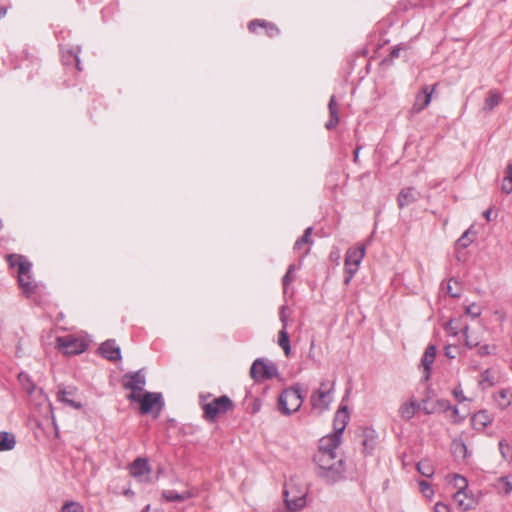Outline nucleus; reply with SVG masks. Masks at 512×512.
I'll use <instances>...</instances> for the list:
<instances>
[{"instance_id": "nucleus-1", "label": "nucleus", "mask_w": 512, "mask_h": 512, "mask_svg": "<svg viewBox=\"0 0 512 512\" xmlns=\"http://www.w3.org/2000/svg\"><path fill=\"white\" fill-rule=\"evenodd\" d=\"M308 488L295 478H291L285 485L284 500L290 512H298L306 506Z\"/></svg>"}, {"instance_id": "nucleus-2", "label": "nucleus", "mask_w": 512, "mask_h": 512, "mask_svg": "<svg viewBox=\"0 0 512 512\" xmlns=\"http://www.w3.org/2000/svg\"><path fill=\"white\" fill-rule=\"evenodd\" d=\"M207 396H200V403L203 410V418L209 422H215L218 418L226 415L234 408L233 401L226 395L207 401Z\"/></svg>"}, {"instance_id": "nucleus-3", "label": "nucleus", "mask_w": 512, "mask_h": 512, "mask_svg": "<svg viewBox=\"0 0 512 512\" xmlns=\"http://www.w3.org/2000/svg\"><path fill=\"white\" fill-rule=\"evenodd\" d=\"M7 262L12 268H17L19 286L28 296L33 293L35 284L31 277L32 264L22 255L10 254Z\"/></svg>"}, {"instance_id": "nucleus-4", "label": "nucleus", "mask_w": 512, "mask_h": 512, "mask_svg": "<svg viewBox=\"0 0 512 512\" xmlns=\"http://www.w3.org/2000/svg\"><path fill=\"white\" fill-rule=\"evenodd\" d=\"M89 340L80 334H69L56 338V348L64 355L73 356L86 351Z\"/></svg>"}, {"instance_id": "nucleus-5", "label": "nucleus", "mask_w": 512, "mask_h": 512, "mask_svg": "<svg viewBox=\"0 0 512 512\" xmlns=\"http://www.w3.org/2000/svg\"><path fill=\"white\" fill-rule=\"evenodd\" d=\"M333 388V381L326 380L320 383V387L315 390L310 397V404L313 410H316L318 413H322L329 408V405L333 400Z\"/></svg>"}, {"instance_id": "nucleus-6", "label": "nucleus", "mask_w": 512, "mask_h": 512, "mask_svg": "<svg viewBox=\"0 0 512 512\" xmlns=\"http://www.w3.org/2000/svg\"><path fill=\"white\" fill-rule=\"evenodd\" d=\"M365 246L357 244L349 248L345 255V284H349L355 273L358 271L360 263L365 256Z\"/></svg>"}, {"instance_id": "nucleus-7", "label": "nucleus", "mask_w": 512, "mask_h": 512, "mask_svg": "<svg viewBox=\"0 0 512 512\" xmlns=\"http://www.w3.org/2000/svg\"><path fill=\"white\" fill-rule=\"evenodd\" d=\"M302 403L303 396L297 387L285 389L279 397V409L283 414H291L298 411Z\"/></svg>"}, {"instance_id": "nucleus-8", "label": "nucleus", "mask_w": 512, "mask_h": 512, "mask_svg": "<svg viewBox=\"0 0 512 512\" xmlns=\"http://www.w3.org/2000/svg\"><path fill=\"white\" fill-rule=\"evenodd\" d=\"M145 383V376L140 371L125 375L123 386L124 388L131 390L128 398L130 400L139 398V394L143 391Z\"/></svg>"}, {"instance_id": "nucleus-9", "label": "nucleus", "mask_w": 512, "mask_h": 512, "mask_svg": "<svg viewBox=\"0 0 512 512\" xmlns=\"http://www.w3.org/2000/svg\"><path fill=\"white\" fill-rule=\"evenodd\" d=\"M276 374L277 370L275 366L267 364L262 360H255L250 369V375L256 381L270 379Z\"/></svg>"}, {"instance_id": "nucleus-10", "label": "nucleus", "mask_w": 512, "mask_h": 512, "mask_svg": "<svg viewBox=\"0 0 512 512\" xmlns=\"http://www.w3.org/2000/svg\"><path fill=\"white\" fill-rule=\"evenodd\" d=\"M129 473L140 482L151 480V468L147 459L137 458L130 466Z\"/></svg>"}, {"instance_id": "nucleus-11", "label": "nucleus", "mask_w": 512, "mask_h": 512, "mask_svg": "<svg viewBox=\"0 0 512 512\" xmlns=\"http://www.w3.org/2000/svg\"><path fill=\"white\" fill-rule=\"evenodd\" d=\"M140 403V411L142 414L150 413L154 407L161 409V395L158 393L146 392L139 394V398L134 399Z\"/></svg>"}, {"instance_id": "nucleus-12", "label": "nucleus", "mask_w": 512, "mask_h": 512, "mask_svg": "<svg viewBox=\"0 0 512 512\" xmlns=\"http://www.w3.org/2000/svg\"><path fill=\"white\" fill-rule=\"evenodd\" d=\"M453 499L458 507V509L462 511H470L475 509L478 504V499L475 495L466 490V491H456L453 494Z\"/></svg>"}, {"instance_id": "nucleus-13", "label": "nucleus", "mask_w": 512, "mask_h": 512, "mask_svg": "<svg viewBox=\"0 0 512 512\" xmlns=\"http://www.w3.org/2000/svg\"><path fill=\"white\" fill-rule=\"evenodd\" d=\"M436 84L431 88L429 86H424L421 91L416 95L415 101L411 108V112L416 114L424 110L431 102L432 94L436 90Z\"/></svg>"}, {"instance_id": "nucleus-14", "label": "nucleus", "mask_w": 512, "mask_h": 512, "mask_svg": "<svg viewBox=\"0 0 512 512\" xmlns=\"http://www.w3.org/2000/svg\"><path fill=\"white\" fill-rule=\"evenodd\" d=\"M314 460L324 470L336 469L337 465L341 464V459L338 458L336 452L317 451Z\"/></svg>"}, {"instance_id": "nucleus-15", "label": "nucleus", "mask_w": 512, "mask_h": 512, "mask_svg": "<svg viewBox=\"0 0 512 512\" xmlns=\"http://www.w3.org/2000/svg\"><path fill=\"white\" fill-rule=\"evenodd\" d=\"M101 355L109 361H117L121 359L120 347L115 340H107L99 347Z\"/></svg>"}, {"instance_id": "nucleus-16", "label": "nucleus", "mask_w": 512, "mask_h": 512, "mask_svg": "<svg viewBox=\"0 0 512 512\" xmlns=\"http://www.w3.org/2000/svg\"><path fill=\"white\" fill-rule=\"evenodd\" d=\"M419 409V402L414 397H411L409 400L403 402L400 405L398 409V414L401 419L408 421L414 417V415Z\"/></svg>"}, {"instance_id": "nucleus-17", "label": "nucleus", "mask_w": 512, "mask_h": 512, "mask_svg": "<svg viewBox=\"0 0 512 512\" xmlns=\"http://www.w3.org/2000/svg\"><path fill=\"white\" fill-rule=\"evenodd\" d=\"M436 357V347L434 345L427 346L421 361V367L423 368V378L428 380L430 377L431 365L433 364Z\"/></svg>"}, {"instance_id": "nucleus-18", "label": "nucleus", "mask_w": 512, "mask_h": 512, "mask_svg": "<svg viewBox=\"0 0 512 512\" xmlns=\"http://www.w3.org/2000/svg\"><path fill=\"white\" fill-rule=\"evenodd\" d=\"M341 438L337 433L327 435L320 440L318 451L335 452V449L340 444Z\"/></svg>"}, {"instance_id": "nucleus-19", "label": "nucleus", "mask_w": 512, "mask_h": 512, "mask_svg": "<svg viewBox=\"0 0 512 512\" xmlns=\"http://www.w3.org/2000/svg\"><path fill=\"white\" fill-rule=\"evenodd\" d=\"M471 421L476 430H483L491 424L492 417L487 411L481 410L473 415Z\"/></svg>"}, {"instance_id": "nucleus-20", "label": "nucleus", "mask_w": 512, "mask_h": 512, "mask_svg": "<svg viewBox=\"0 0 512 512\" xmlns=\"http://www.w3.org/2000/svg\"><path fill=\"white\" fill-rule=\"evenodd\" d=\"M192 497H194V493L191 490H185L182 493H177L174 490H164L162 492V498L167 502H182Z\"/></svg>"}, {"instance_id": "nucleus-21", "label": "nucleus", "mask_w": 512, "mask_h": 512, "mask_svg": "<svg viewBox=\"0 0 512 512\" xmlns=\"http://www.w3.org/2000/svg\"><path fill=\"white\" fill-rule=\"evenodd\" d=\"M417 199L416 192L412 188L402 189L398 195V206L403 208L415 202Z\"/></svg>"}, {"instance_id": "nucleus-22", "label": "nucleus", "mask_w": 512, "mask_h": 512, "mask_svg": "<svg viewBox=\"0 0 512 512\" xmlns=\"http://www.w3.org/2000/svg\"><path fill=\"white\" fill-rule=\"evenodd\" d=\"M347 421H348V413H347L346 408L345 407L340 408L336 412L335 417H334V429H335L334 433L341 435V433L344 431V429L346 427Z\"/></svg>"}, {"instance_id": "nucleus-23", "label": "nucleus", "mask_w": 512, "mask_h": 512, "mask_svg": "<svg viewBox=\"0 0 512 512\" xmlns=\"http://www.w3.org/2000/svg\"><path fill=\"white\" fill-rule=\"evenodd\" d=\"M446 482L451 484L456 491H466L468 490V481L467 479L460 474H449L445 477Z\"/></svg>"}, {"instance_id": "nucleus-24", "label": "nucleus", "mask_w": 512, "mask_h": 512, "mask_svg": "<svg viewBox=\"0 0 512 512\" xmlns=\"http://www.w3.org/2000/svg\"><path fill=\"white\" fill-rule=\"evenodd\" d=\"M328 108H329L330 119L326 123V128L327 129H333L339 123L338 106H337V103H336L335 96H332L330 98V101H329V104H328Z\"/></svg>"}, {"instance_id": "nucleus-25", "label": "nucleus", "mask_w": 512, "mask_h": 512, "mask_svg": "<svg viewBox=\"0 0 512 512\" xmlns=\"http://www.w3.org/2000/svg\"><path fill=\"white\" fill-rule=\"evenodd\" d=\"M495 488L499 494H510L512 492V475L498 478L495 483Z\"/></svg>"}, {"instance_id": "nucleus-26", "label": "nucleus", "mask_w": 512, "mask_h": 512, "mask_svg": "<svg viewBox=\"0 0 512 512\" xmlns=\"http://www.w3.org/2000/svg\"><path fill=\"white\" fill-rule=\"evenodd\" d=\"M417 471L424 477L430 478L435 473L434 465L428 459L419 461L416 465Z\"/></svg>"}, {"instance_id": "nucleus-27", "label": "nucleus", "mask_w": 512, "mask_h": 512, "mask_svg": "<svg viewBox=\"0 0 512 512\" xmlns=\"http://www.w3.org/2000/svg\"><path fill=\"white\" fill-rule=\"evenodd\" d=\"M16 444L15 437L7 432L0 433V451L11 450Z\"/></svg>"}, {"instance_id": "nucleus-28", "label": "nucleus", "mask_w": 512, "mask_h": 512, "mask_svg": "<svg viewBox=\"0 0 512 512\" xmlns=\"http://www.w3.org/2000/svg\"><path fill=\"white\" fill-rule=\"evenodd\" d=\"M278 345L283 349L285 356H289L291 352L290 340L286 329L279 331Z\"/></svg>"}, {"instance_id": "nucleus-29", "label": "nucleus", "mask_w": 512, "mask_h": 512, "mask_svg": "<svg viewBox=\"0 0 512 512\" xmlns=\"http://www.w3.org/2000/svg\"><path fill=\"white\" fill-rule=\"evenodd\" d=\"M248 28L251 32H256L257 28H265L269 30V34L271 35V32H277V28L264 20H253L249 23Z\"/></svg>"}, {"instance_id": "nucleus-30", "label": "nucleus", "mask_w": 512, "mask_h": 512, "mask_svg": "<svg viewBox=\"0 0 512 512\" xmlns=\"http://www.w3.org/2000/svg\"><path fill=\"white\" fill-rule=\"evenodd\" d=\"M495 383V377L491 370L487 369L481 373L479 377V384L482 388H490Z\"/></svg>"}, {"instance_id": "nucleus-31", "label": "nucleus", "mask_w": 512, "mask_h": 512, "mask_svg": "<svg viewBox=\"0 0 512 512\" xmlns=\"http://www.w3.org/2000/svg\"><path fill=\"white\" fill-rule=\"evenodd\" d=\"M498 448L504 461H512V447L505 439L499 441Z\"/></svg>"}, {"instance_id": "nucleus-32", "label": "nucleus", "mask_w": 512, "mask_h": 512, "mask_svg": "<svg viewBox=\"0 0 512 512\" xmlns=\"http://www.w3.org/2000/svg\"><path fill=\"white\" fill-rule=\"evenodd\" d=\"M500 102V94L496 91H491L484 102V109L486 111L493 110Z\"/></svg>"}, {"instance_id": "nucleus-33", "label": "nucleus", "mask_w": 512, "mask_h": 512, "mask_svg": "<svg viewBox=\"0 0 512 512\" xmlns=\"http://www.w3.org/2000/svg\"><path fill=\"white\" fill-rule=\"evenodd\" d=\"M495 400L501 409H505L511 404V396L506 390H500L497 392L495 395Z\"/></svg>"}, {"instance_id": "nucleus-34", "label": "nucleus", "mask_w": 512, "mask_h": 512, "mask_svg": "<svg viewBox=\"0 0 512 512\" xmlns=\"http://www.w3.org/2000/svg\"><path fill=\"white\" fill-rule=\"evenodd\" d=\"M418 487H419V491L422 493V495L431 500L433 497H434V489L432 488V486L430 485V483H428L427 481H424V480H421L418 482Z\"/></svg>"}, {"instance_id": "nucleus-35", "label": "nucleus", "mask_w": 512, "mask_h": 512, "mask_svg": "<svg viewBox=\"0 0 512 512\" xmlns=\"http://www.w3.org/2000/svg\"><path fill=\"white\" fill-rule=\"evenodd\" d=\"M447 293L452 297H459L461 294V285L457 280L450 279L447 283Z\"/></svg>"}, {"instance_id": "nucleus-36", "label": "nucleus", "mask_w": 512, "mask_h": 512, "mask_svg": "<svg viewBox=\"0 0 512 512\" xmlns=\"http://www.w3.org/2000/svg\"><path fill=\"white\" fill-rule=\"evenodd\" d=\"M311 233H312V228L311 227L307 228L305 230L304 235L301 237V239L296 241L295 246H294L295 249L301 250L304 245L309 244L311 242V240H310Z\"/></svg>"}, {"instance_id": "nucleus-37", "label": "nucleus", "mask_w": 512, "mask_h": 512, "mask_svg": "<svg viewBox=\"0 0 512 512\" xmlns=\"http://www.w3.org/2000/svg\"><path fill=\"white\" fill-rule=\"evenodd\" d=\"M465 339H466V345L469 347L477 346L480 343V336L476 333H468V328H465L464 331Z\"/></svg>"}, {"instance_id": "nucleus-38", "label": "nucleus", "mask_w": 512, "mask_h": 512, "mask_svg": "<svg viewBox=\"0 0 512 512\" xmlns=\"http://www.w3.org/2000/svg\"><path fill=\"white\" fill-rule=\"evenodd\" d=\"M465 313L469 316H471L472 318H477L481 315L482 313V308L479 304L477 303H472L470 305H467L465 307Z\"/></svg>"}, {"instance_id": "nucleus-39", "label": "nucleus", "mask_w": 512, "mask_h": 512, "mask_svg": "<svg viewBox=\"0 0 512 512\" xmlns=\"http://www.w3.org/2000/svg\"><path fill=\"white\" fill-rule=\"evenodd\" d=\"M61 512H86L78 502H68L63 505Z\"/></svg>"}, {"instance_id": "nucleus-40", "label": "nucleus", "mask_w": 512, "mask_h": 512, "mask_svg": "<svg viewBox=\"0 0 512 512\" xmlns=\"http://www.w3.org/2000/svg\"><path fill=\"white\" fill-rule=\"evenodd\" d=\"M68 395H70V393L66 391H59L57 394V398L59 401L65 402L72 407L80 408L81 405L76 404L73 400L69 399Z\"/></svg>"}, {"instance_id": "nucleus-41", "label": "nucleus", "mask_w": 512, "mask_h": 512, "mask_svg": "<svg viewBox=\"0 0 512 512\" xmlns=\"http://www.w3.org/2000/svg\"><path fill=\"white\" fill-rule=\"evenodd\" d=\"M294 270H295V266L294 265H290L286 274L284 275L283 277V286H284V290L287 288V286L289 284L292 283V281L294 280Z\"/></svg>"}, {"instance_id": "nucleus-42", "label": "nucleus", "mask_w": 512, "mask_h": 512, "mask_svg": "<svg viewBox=\"0 0 512 512\" xmlns=\"http://www.w3.org/2000/svg\"><path fill=\"white\" fill-rule=\"evenodd\" d=\"M290 313L289 309L286 306H282L279 312V318L282 322V325L284 329H287L288 319H289Z\"/></svg>"}, {"instance_id": "nucleus-43", "label": "nucleus", "mask_w": 512, "mask_h": 512, "mask_svg": "<svg viewBox=\"0 0 512 512\" xmlns=\"http://www.w3.org/2000/svg\"><path fill=\"white\" fill-rule=\"evenodd\" d=\"M452 395L458 402H464L468 400V398L464 395L463 389L461 388L460 385L456 386L452 390Z\"/></svg>"}, {"instance_id": "nucleus-44", "label": "nucleus", "mask_w": 512, "mask_h": 512, "mask_svg": "<svg viewBox=\"0 0 512 512\" xmlns=\"http://www.w3.org/2000/svg\"><path fill=\"white\" fill-rule=\"evenodd\" d=\"M422 411L425 414H432V413L438 412V408L436 407V404L431 403L430 405H427V401L423 400Z\"/></svg>"}, {"instance_id": "nucleus-45", "label": "nucleus", "mask_w": 512, "mask_h": 512, "mask_svg": "<svg viewBox=\"0 0 512 512\" xmlns=\"http://www.w3.org/2000/svg\"><path fill=\"white\" fill-rule=\"evenodd\" d=\"M433 512H450V507L444 502H437L434 505Z\"/></svg>"}, {"instance_id": "nucleus-46", "label": "nucleus", "mask_w": 512, "mask_h": 512, "mask_svg": "<svg viewBox=\"0 0 512 512\" xmlns=\"http://www.w3.org/2000/svg\"><path fill=\"white\" fill-rule=\"evenodd\" d=\"M501 190L506 194H510L512 192V181L503 178Z\"/></svg>"}, {"instance_id": "nucleus-47", "label": "nucleus", "mask_w": 512, "mask_h": 512, "mask_svg": "<svg viewBox=\"0 0 512 512\" xmlns=\"http://www.w3.org/2000/svg\"><path fill=\"white\" fill-rule=\"evenodd\" d=\"M457 353V347L456 346H447L445 348V355L449 358H455Z\"/></svg>"}, {"instance_id": "nucleus-48", "label": "nucleus", "mask_w": 512, "mask_h": 512, "mask_svg": "<svg viewBox=\"0 0 512 512\" xmlns=\"http://www.w3.org/2000/svg\"><path fill=\"white\" fill-rule=\"evenodd\" d=\"M434 404H436L438 411L446 410L450 407L448 401L446 400H437L434 402Z\"/></svg>"}, {"instance_id": "nucleus-49", "label": "nucleus", "mask_w": 512, "mask_h": 512, "mask_svg": "<svg viewBox=\"0 0 512 512\" xmlns=\"http://www.w3.org/2000/svg\"><path fill=\"white\" fill-rule=\"evenodd\" d=\"M504 179L512 181V163H508L505 168V176Z\"/></svg>"}, {"instance_id": "nucleus-50", "label": "nucleus", "mask_w": 512, "mask_h": 512, "mask_svg": "<svg viewBox=\"0 0 512 512\" xmlns=\"http://www.w3.org/2000/svg\"><path fill=\"white\" fill-rule=\"evenodd\" d=\"M483 216L485 217V219L487 221H491L492 220V209H488L486 210L484 213H483Z\"/></svg>"}, {"instance_id": "nucleus-51", "label": "nucleus", "mask_w": 512, "mask_h": 512, "mask_svg": "<svg viewBox=\"0 0 512 512\" xmlns=\"http://www.w3.org/2000/svg\"><path fill=\"white\" fill-rule=\"evenodd\" d=\"M143 512H161L159 509H152L150 505H147Z\"/></svg>"}, {"instance_id": "nucleus-52", "label": "nucleus", "mask_w": 512, "mask_h": 512, "mask_svg": "<svg viewBox=\"0 0 512 512\" xmlns=\"http://www.w3.org/2000/svg\"><path fill=\"white\" fill-rule=\"evenodd\" d=\"M359 157V148H357L354 152V161L357 162Z\"/></svg>"}, {"instance_id": "nucleus-53", "label": "nucleus", "mask_w": 512, "mask_h": 512, "mask_svg": "<svg viewBox=\"0 0 512 512\" xmlns=\"http://www.w3.org/2000/svg\"><path fill=\"white\" fill-rule=\"evenodd\" d=\"M7 10L5 8H0V17L6 15Z\"/></svg>"}, {"instance_id": "nucleus-54", "label": "nucleus", "mask_w": 512, "mask_h": 512, "mask_svg": "<svg viewBox=\"0 0 512 512\" xmlns=\"http://www.w3.org/2000/svg\"><path fill=\"white\" fill-rule=\"evenodd\" d=\"M392 56H393V57L398 56V49H393V51H392Z\"/></svg>"}, {"instance_id": "nucleus-55", "label": "nucleus", "mask_w": 512, "mask_h": 512, "mask_svg": "<svg viewBox=\"0 0 512 512\" xmlns=\"http://www.w3.org/2000/svg\"><path fill=\"white\" fill-rule=\"evenodd\" d=\"M363 445H364L365 447H368V445H369L368 440H364V441H363Z\"/></svg>"}, {"instance_id": "nucleus-56", "label": "nucleus", "mask_w": 512, "mask_h": 512, "mask_svg": "<svg viewBox=\"0 0 512 512\" xmlns=\"http://www.w3.org/2000/svg\"><path fill=\"white\" fill-rule=\"evenodd\" d=\"M467 234H468V231L464 233V235L462 236L461 240H464L466 238Z\"/></svg>"}, {"instance_id": "nucleus-57", "label": "nucleus", "mask_w": 512, "mask_h": 512, "mask_svg": "<svg viewBox=\"0 0 512 512\" xmlns=\"http://www.w3.org/2000/svg\"><path fill=\"white\" fill-rule=\"evenodd\" d=\"M460 446L463 451H466V446L464 444H461Z\"/></svg>"}, {"instance_id": "nucleus-58", "label": "nucleus", "mask_w": 512, "mask_h": 512, "mask_svg": "<svg viewBox=\"0 0 512 512\" xmlns=\"http://www.w3.org/2000/svg\"><path fill=\"white\" fill-rule=\"evenodd\" d=\"M453 412H454V415H457V413H458V409H457V408H454V409H453Z\"/></svg>"}]
</instances>
